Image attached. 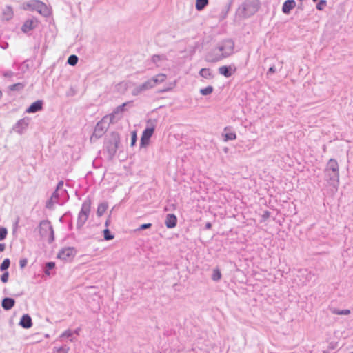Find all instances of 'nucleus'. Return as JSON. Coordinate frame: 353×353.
Returning a JSON list of instances; mask_svg holds the SVG:
<instances>
[{
  "mask_svg": "<svg viewBox=\"0 0 353 353\" xmlns=\"http://www.w3.org/2000/svg\"><path fill=\"white\" fill-rule=\"evenodd\" d=\"M234 50V41L231 39H223L207 53L205 60L212 63L220 61L232 55Z\"/></svg>",
  "mask_w": 353,
  "mask_h": 353,
  "instance_id": "obj_1",
  "label": "nucleus"
},
{
  "mask_svg": "<svg viewBox=\"0 0 353 353\" xmlns=\"http://www.w3.org/2000/svg\"><path fill=\"white\" fill-rule=\"evenodd\" d=\"M325 177L329 184L336 188L339 183V166L335 159H330L325 168Z\"/></svg>",
  "mask_w": 353,
  "mask_h": 353,
  "instance_id": "obj_2",
  "label": "nucleus"
},
{
  "mask_svg": "<svg viewBox=\"0 0 353 353\" xmlns=\"http://www.w3.org/2000/svg\"><path fill=\"white\" fill-rule=\"evenodd\" d=\"M260 7L259 0H245L237 8L236 15L241 19H245L254 15Z\"/></svg>",
  "mask_w": 353,
  "mask_h": 353,
  "instance_id": "obj_3",
  "label": "nucleus"
},
{
  "mask_svg": "<svg viewBox=\"0 0 353 353\" xmlns=\"http://www.w3.org/2000/svg\"><path fill=\"white\" fill-rule=\"evenodd\" d=\"M120 139L117 132H112L104 143L103 150L108 153V157L112 159L117 152Z\"/></svg>",
  "mask_w": 353,
  "mask_h": 353,
  "instance_id": "obj_4",
  "label": "nucleus"
},
{
  "mask_svg": "<svg viewBox=\"0 0 353 353\" xmlns=\"http://www.w3.org/2000/svg\"><path fill=\"white\" fill-rule=\"evenodd\" d=\"M91 209V200L90 198H86L81 205L80 212H79L77 228L80 230L83 228L87 220L88 219Z\"/></svg>",
  "mask_w": 353,
  "mask_h": 353,
  "instance_id": "obj_5",
  "label": "nucleus"
},
{
  "mask_svg": "<svg viewBox=\"0 0 353 353\" xmlns=\"http://www.w3.org/2000/svg\"><path fill=\"white\" fill-rule=\"evenodd\" d=\"M39 232L42 237L48 236V243H51L54 241V230L48 220H43L40 222Z\"/></svg>",
  "mask_w": 353,
  "mask_h": 353,
  "instance_id": "obj_6",
  "label": "nucleus"
},
{
  "mask_svg": "<svg viewBox=\"0 0 353 353\" xmlns=\"http://www.w3.org/2000/svg\"><path fill=\"white\" fill-rule=\"evenodd\" d=\"M110 118L105 115L97 123L91 139L94 137L99 139L106 132L110 124L113 123Z\"/></svg>",
  "mask_w": 353,
  "mask_h": 353,
  "instance_id": "obj_7",
  "label": "nucleus"
},
{
  "mask_svg": "<svg viewBox=\"0 0 353 353\" xmlns=\"http://www.w3.org/2000/svg\"><path fill=\"white\" fill-rule=\"evenodd\" d=\"M27 6L31 10H35L45 17L50 14V10L47 6L39 0L30 1L27 3Z\"/></svg>",
  "mask_w": 353,
  "mask_h": 353,
  "instance_id": "obj_8",
  "label": "nucleus"
},
{
  "mask_svg": "<svg viewBox=\"0 0 353 353\" xmlns=\"http://www.w3.org/2000/svg\"><path fill=\"white\" fill-rule=\"evenodd\" d=\"M77 250L73 247H66L61 249L58 254L57 257L63 261H71L76 255Z\"/></svg>",
  "mask_w": 353,
  "mask_h": 353,
  "instance_id": "obj_9",
  "label": "nucleus"
},
{
  "mask_svg": "<svg viewBox=\"0 0 353 353\" xmlns=\"http://www.w3.org/2000/svg\"><path fill=\"white\" fill-rule=\"evenodd\" d=\"M130 105L131 101L123 103L122 105L117 106L111 114L106 116L110 117V119H111L112 123H115L122 117L125 108Z\"/></svg>",
  "mask_w": 353,
  "mask_h": 353,
  "instance_id": "obj_10",
  "label": "nucleus"
},
{
  "mask_svg": "<svg viewBox=\"0 0 353 353\" xmlns=\"http://www.w3.org/2000/svg\"><path fill=\"white\" fill-rule=\"evenodd\" d=\"M155 130L154 125L147 127L143 132L141 138L140 147L145 148L149 145L150 140Z\"/></svg>",
  "mask_w": 353,
  "mask_h": 353,
  "instance_id": "obj_11",
  "label": "nucleus"
},
{
  "mask_svg": "<svg viewBox=\"0 0 353 353\" xmlns=\"http://www.w3.org/2000/svg\"><path fill=\"white\" fill-rule=\"evenodd\" d=\"M30 123V119L28 117H24L23 119H19L16 124L13 127V130L21 134L23 133L24 130H26Z\"/></svg>",
  "mask_w": 353,
  "mask_h": 353,
  "instance_id": "obj_12",
  "label": "nucleus"
},
{
  "mask_svg": "<svg viewBox=\"0 0 353 353\" xmlns=\"http://www.w3.org/2000/svg\"><path fill=\"white\" fill-rule=\"evenodd\" d=\"M220 74L226 78L230 77L236 71V68L234 65H223L218 69Z\"/></svg>",
  "mask_w": 353,
  "mask_h": 353,
  "instance_id": "obj_13",
  "label": "nucleus"
},
{
  "mask_svg": "<svg viewBox=\"0 0 353 353\" xmlns=\"http://www.w3.org/2000/svg\"><path fill=\"white\" fill-rule=\"evenodd\" d=\"M43 101L37 100L33 102L26 110V113H36L43 110Z\"/></svg>",
  "mask_w": 353,
  "mask_h": 353,
  "instance_id": "obj_14",
  "label": "nucleus"
},
{
  "mask_svg": "<svg viewBox=\"0 0 353 353\" xmlns=\"http://www.w3.org/2000/svg\"><path fill=\"white\" fill-rule=\"evenodd\" d=\"M154 86V83L152 81V79H149L145 82L143 83L141 85L137 86L135 89H134V95L138 94L143 91H145L150 88H152Z\"/></svg>",
  "mask_w": 353,
  "mask_h": 353,
  "instance_id": "obj_15",
  "label": "nucleus"
},
{
  "mask_svg": "<svg viewBox=\"0 0 353 353\" xmlns=\"http://www.w3.org/2000/svg\"><path fill=\"white\" fill-rule=\"evenodd\" d=\"M37 25V21L34 19L26 20L21 27V30L24 33H28L30 30L34 29Z\"/></svg>",
  "mask_w": 353,
  "mask_h": 353,
  "instance_id": "obj_16",
  "label": "nucleus"
},
{
  "mask_svg": "<svg viewBox=\"0 0 353 353\" xmlns=\"http://www.w3.org/2000/svg\"><path fill=\"white\" fill-rule=\"evenodd\" d=\"M19 325L23 328L28 329L32 326V321L29 314H23L19 321Z\"/></svg>",
  "mask_w": 353,
  "mask_h": 353,
  "instance_id": "obj_17",
  "label": "nucleus"
},
{
  "mask_svg": "<svg viewBox=\"0 0 353 353\" xmlns=\"http://www.w3.org/2000/svg\"><path fill=\"white\" fill-rule=\"evenodd\" d=\"M15 305V300L11 297H5L2 299L1 306L3 310L8 311L11 310Z\"/></svg>",
  "mask_w": 353,
  "mask_h": 353,
  "instance_id": "obj_18",
  "label": "nucleus"
},
{
  "mask_svg": "<svg viewBox=\"0 0 353 353\" xmlns=\"http://www.w3.org/2000/svg\"><path fill=\"white\" fill-rule=\"evenodd\" d=\"M177 218L174 214H168L166 216L165 224L168 228H173L176 225Z\"/></svg>",
  "mask_w": 353,
  "mask_h": 353,
  "instance_id": "obj_19",
  "label": "nucleus"
},
{
  "mask_svg": "<svg viewBox=\"0 0 353 353\" xmlns=\"http://www.w3.org/2000/svg\"><path fill=\"white\" fill-rule=\"evenodd\" d=\"M295 6L296 1L294 0H286L283 4L282 12L288 14Z\"/></svg>",
  "mask_w": 353,
  "mask_h": 353,
  "instance_id": "obj_20",
  "label": "nucleus"
},
{
  "mask_svg": "<svg viewBox=\"0 0 353 353\" xmlns=\"http://www.w3.org/2000/svg\"><path fill=\"white\" fill-rule=\"evenodd\" d=\"M61 339L67 338L69 339L70 342H74L76 341L77 339L74 336V332L72 330L68 329L64 331L61 335Z\"/></svg>",
  "mask_w": 353,
  "mask_h": 353,
  "instance_id": "obj_21",
  "label": "nucleus"
},
{
  "mask_svg": "<svg viewBox=\"0 0 353 353\" xmlns=\"http://www.w3.org/2000/svg\"><path fill=\"white\" fill-rule=\"evenodd\" d=\"M108 208V205L107 202H102L99 203L97 208V215L98 216H101L107 210Z\"/></svg>",
  "mask_w": 353,
  "mask_h": 353,
  "instance_id": "obj_22",
  "label": "nucleus"
},
{
  "mask_svg": "<svg viewBox=\"0 0 353 353\" xmlns=\"http://www.w3.org/2000/svg\"><path fill=\"white\" fill-rule=\"evenodd\" d=\"M330 310L332 314L336 315H349L351 313L350 310L348 309L339 310L335 307H330Z\"/></svg>",
  "mask_w": 353,
  "mask_h": 353,
  "instance_id": "obj_23",
  "label": "nucleus"
},
{
  "mask_svg": "<svg viewBox=\"0 0 353 353\" xmlns=\"http://www.w3.org/2000/svg\"><path fill=\"white\" fill-rule=\"evenodd\" d=\"M199 74L207 79H211L214 77V75L212 74L210 69L209 68H202L199 71Z\"/></svg>",
  "mask_w": 353,
  "mask_h": 353,
  "instance_id": "obj_24",
  "label": "nucleus"
},
{
  "mask_svg": "<svg viewBox=\"0 0 353 353\" xmlns=\"http://www.w3.org/2000/svg\"><path fill=\"white\" fill-rule=\"evenodd\" d=\"M166 79V75L164 74H159L155 77H152V81L154 83V86H155L157 83L163 82Z\"/></svg>",
  "mask_w": 353,
  "mask_h": 353,
  "instance_id": "obj_25",
  "label": "nucleus"
},
{
  "mask_svg": "<svg viewBox=\"0 0 353 353\" xmlns=\"http://www.w3.org/2000/svg\"><path fill=\"white\" fill-rule=\"evenodd\" d=\"M70 347L66 345H62L59 347H54L52 350V353H68Z\"/></svg>",
  "mask_w": 353,
  "mask_h": 353,
  "instance_id": "obj_26",
  "label": "nucleus"
},
{
  "mask_svg": "<svg viewBox=\"0 0 353 353\" xmlns=\"http://www.w3.org/2000/svg\"><path fill=\"white\" fill-rule=\"evenodd\" d=\"M208 4V0H196V9L201 11Z\"/></svg>",
  "mask_w": 353,
  "mask_h": 353,
  "instance_id": "obj_27",
  "label": "nucleus"
},
{
  "mask_svg": "<svg viewBox=\"0 0 353 353\" xmlns=\"http://www.w3.org/2000/svg\"><path fill=\"white\" fill-rule=\"evenodd\" d=\"M55 267V263L52 261L47 262L44 267V273L46 275H50V271L52 269H54Z\"/></svg>",
  "mask_w": 353,
  "mask_h": 353,
  "instance_id": "obj_28",
  "label": "nucleus"
},
{
  "mask_svg": "<svg viewBox=\"0 0 353 353\" xmlns=\"http://www.w3.org/2000/svg\"><path fill=\"white\" fill-rule=\"evenodd\" d=\"M25 84L23 83H17L9 86V90L11 91H19L24 88Z\"/></svg>",
  "mask_w": 353,
  "mask_h": 353,
  "instance_id": "obj_29",
  "label": "nucleus"
},
{
  "mask_svg": "<svg viewBox=\"0 0 353 353\" xmlns=\"http://www.w3.org/2000/svg\"><path fill=\"white\" fill-rule=\"evenodd\" d=\"M231 4H232V1H228L227 3H225L224 7L223 8L221 12L222 18L226 17L230 9Z\"/></svg>",
  "mask_w": 353,
  "mask_h": 353,
  "instance_id": "obj_30",
  "label": "nucleus"
},
{
  "mask_svg": "<svg viewBox=\"0 0 353 353\" xmlns=\"http://www.w3.org/2000/svg\"><path fill=\"white\" fill-rule=\"evenodd\" d=\"M221 278V273L219 268H215L213 270L212 274V279L214 281H218Z\"/></svg>",
  "mask_w": 353,
  "mask_h": 353,
  "instance_id": "obj_31",
  "label": "nucleus"
},
{
  "mask_svg": "<svg viewBox=\"0 0 353 353\" xmlns=\"http://www.w3.org/2000/svg\"><path fill=\"white\" fill-rule=\"evenodd\" d=\"M78 60H79V58L77 55L72 54V55L69 56V57L67 60V63L72 66H74L77 63Z\"/></svg>",
  "mask_w": 353,
  "mask_h": 353,
  "instance_id": "obj_32",
  "label": "nucleus"
},
{
  "mask_svg": "<svg viewBox=\"0 0 353 353\" xmlns=\"http://www.w3.org/2000/svg\"><path fill=\"white\" fill-rule=\"evenodd\" d=\"M103 238L105 241H110L114 239V236L111 233L108 228H105L103 231Z\"/></svg>",
  "mask_w": 353,
  "mask_h": 353,
  "instance_id": "obj_33",
  "label": "nucleus"
},
{
  "mask_svg": "<svg viewBox=\"0 0 353 353\" xmlns=\"http://www.w3.org/2000/svg\"><path fill=\"white\" fill-rule=\"evenodd\" d=\"M10 265V261L9 259H5L1 264L0 265V270L2 272L6 271Z\"/></svg>",
  "mask_w": 353,
  "mask_h": 353,
  "instance_id": "obj_34",
  "label": "nucleus"
},
{
  "mask_svg": "<svg viewBox=\"0 0 353 353\" xmlns=\"http://www.w3.org/2000/svg\"><path fill=\"white\" fill-rule=\"evenodd\" d=\"M3 15L6 20H9L12 17L13 12L10 7H7L3 11Z\"/></svg>",
  "mask_w": 353,
  "mask_h": 353,
  "instance_id": "obj_35",
  "label": "nucleus"
},
{
  "mask_svg": "<svg viewBox=\"0 0 353 353\" xmlns=\"http://www.w3.org/2000/svg\"><path fill=\"white\" fill-rule=\"evenodd\" d=\"M213 90H214L213 87L211 85H209L205 88L201 89L200 93L203 96H206V95L211 94L213 92Z\"/></svg>",
  "mask_w": 353,
  "mask_h": 353,
  "instance_id": "obj_36",
  "label": "nucleus"
},
{
  "mask_svg": "<svg viewBox=\"0 0 353 353\" xmlns=\"http://www.w3.org/2000/svg\"><path fill=\"white\" fill-rule=\"evenodd\" d=\"M225 141L234 140L236 138V135L235 132H228L223 134Z\"/></svg>",
  "mask_w": 353,
  "mask_h": 353,
  "instance_id": "obj_37",
  "label": "nucleus"
},
{
  "mask_svg": "<svg viewBox=\"0 0 353 353\" xmlns=\"http://www.w3.org/2000/svg\"><path fill=\"white\" fill-rule=\"evenodd\" d=\"M165 59H166V57L165 55L155 54V55H153L152 57V61L154 63H157L161 60H165Z\"/></svg>",
  "mask_w": 353,
  "mask_h": 353,
  "instance_id": "obj_38",
  "label": "nucleus"
},
{
  "mask_svg": "<svg viewBox=\"0 0 353 353\" xmlns=\"http://www.w3.org/2000/svg\"><path fill=\"white\" fill-rule=\"evenodd\" d=\"M8 230L4 227L0 228V241H3L6 238Z\"/></svg>",
  "mask_w": 353,
  "mask_h": 353,
  "instance_id": "obj_39",
  "label": "nucleus"
},
{
  "mask_svg": "<svg viewBox=\"0 0 353 353\" xmlns=\"http://www.w3.org/2000/svg\"><path fill=\"white\" fill-rule=\"evenodd\" d=\"M63 181H60L57 183L56 190L61 191V194H67V192H66L65 190H64L63 188Z\"/></svg>",
  "mask_w": 353,
  "mask_h": 353,
  "instance_id": "obj_40",
  "label": "nucleus"
},
{
  "mask_svg": "<svg viewBox=\"0 0 353 353\" xmlns=\"http://www.w3.org/2000/svg\"><path fill=\"white\" fill-rule=\"evenodd\" d=\"M326 4L327 2L325 0H320L319 3L316 4V9L322 10L325 7Z\"/></svg>",
  "mask_w": 353,
  "mask_h": 353,
  "instance_id": "obj_41",
  "label": "nucleus"
},
{
  "mask_svg": "<svg viewBox=\"0 0 353 353\" xmlns=\"http://www.w3.org/2000/svg\"><path fill=\"white\" fill-rule=\"evenodd\" d=\"M151 226H152L151 223H143L134 230V231H141V230H143L150 228Z\"/></svg>",
  "mask_w": 353,
  "mask_h": 353,
  "instance_id": "obj_42",
  "label": "nucleus"
},
{
  "mask_svg": "<svg viewBox=\"0 0 353 353\" xmlns=\"http://www.w3.org/2000/svg\"><path fill=\"white\" fill-rule=\"evenodd\" d=\"M9 278V272L7 271H4L3 274L1 276V282L6 283L8 282Z\"/></svg>",
  "mask_w": 353,
  "mask_h": 353,
  "instance_id": "obj_43",
  "label": "nucleus"
},
{
  "mask_svg": "<svg viewBox=\"0 0 353 353\" xmlns=\"http://www.w3.org/2000/svg\"><path fill=\"white\" fill-rule=\"evenodd\" d=\"M60 195H61V196L63 195L61 194V191L55 190V191L52 193V195L51 196V200L55 199L57 201L58 198Z\"/></svg>",
  "mask_w": 353,
  "mask_h": 353,
  "instance_id": "obj_44",
  "label": "nucleus"
},
{
  "mask_svg": "<svg viewBox=\"0 0 353 353\" xmlns=\"http://www.w3.org/2000/svg\"><path fill=\"white\" fill-rule=\"evenodd\" d=\"M14 75V72L10 70L3 72V76L6 78H11Z\"/></svg>",
  "mask_w": 353,
  "mask_h": 353,
  "instance_id": "obj_45",
  "label": "nucleus"
},
{
  "mask_svg": "<svg viewBox=\"0 0 353 353\" xmlns=\"http://www.w3.org/2000/svg\"><path fill=\"white\" fill-rule=\"evenodd\" d=\"M27 263H28V260L26 259H20L19 261V265H20V268L22 269L23 268L26 267V265H27Z\"/></svg>",
  "mask_w": 353,
  "mask_h": 353,
  "instance_id": "obj_46",
  "label": "nucleus"
},
{
  "mask_svg": "<svg viewBox=\"0 0 353 353\" xmlns=\"http://www.w3.org/2000/svg\"><path fill=\"white\" fill-rule=\"evenodd\" d=\"M58 201L54 199V200H51V198L50 199V200H48L46 203V208H50L51 206L53 205L54 203H57Z\"/></svg>",
  "mask_w": 353,
  "mask_h": 353,
  "instance_id": "obj_47",
  "label": "nucleus"
},
{
  "mask_svg": "<svg viewBox=\"0 0 353 353\" xmlns=\"http://www.w3.org/2000/svg\"><path fill=\"white\" fill-rule=\"evenodd\" d=\"M275 72H276V68H275V66H274V65H272V66H271V67L269 68V70H268V72H267V74H268H268H274V73H275Z\"/></svg>",
  "mask_w": 353,
  "mask_h": 353,
  "instance_id": "obj_48",
  "label": "nucleus"
},
{
  "mask_svg": "<svg viewBox=\"0 0 353 353\" xmlns=\"http://www.w3.org/2000/svg\"><path fill=\"white\" fill-rule=\"evenodd\" d=\"M111 223V216L110 214L108 216V219H106L105 222V228H108V226L110 225Z\"/></svg>",
  "mask_w": 353,
  "mask_h": 353,
  "instance_id": "obj_49",
  "label": "nucleus"
},
{
  "mask_svg": "<svg viewBox=\"0 0 353 353\" xmlns=\"http://www.w3.org/2000/svg\"><path fill=\"white\" fill-rule=\"evenodd\" d=\"M270 212L265 211L263 214V219H267V218H268L270 216Z\"/></svg>",
  "mask_w": 353,
  "mask_h": 353,
  "instance_id": "obj_50",
  "label": "nucleus"
},
{
  "mask_svg": "<svg viewBox=\"0 0 353 353\" xmlns=\"http://www.w3.org/2000/svg\"><path fill=\"white\" fill-rule=\"evenodd\" d=\"M6 245L4 243H0V252L4 251Z\"/></svg>",
  "mask_w": 353,
  "mask_h": 353,
  "instance_id": "obj_51",
  "label": "nucleus"
},
{
  "mask_svg": "<svg viewBox=\"0 0 353 353\" xmlns=\"http://www.w3.org/2000/svg\"><path fill=\"white\" fill-rule=\"evenodd\" d=\"M205 228L206 229H210L212 228V224L210 222L206 223Z\"/></svg>",
  "mask_w": 353,
  "mask_h": 353,
  "instance_id": "obj_52",
  "label": "nucleus"
},
{
  "mask_svg": "<svg viewBox=\"0 0 353 353\" xmlns=\"http://www.w3.org/2000/svg\"><path fill=\"white\" fill-rule=\"evenodd\" d=\"M74 332V334L79 335L80 332V328H77L72 331Z\"/></svg>",
  "mask_w": 353,
  "mask_h": 353,
  "instance_id": "obj_53",
  "label": "nucleus"
},
{
  "mask_svg": "<svg viewBox=\"0 0 353 353\" xmlns=\"http://www.w3.org/2000/svg\"><path fill=\"white\" fill-rule=\"evenodd\" d=\"M170 89V88H165L162 90H160L159 92H167L169 91Z\"/></svg>",
  "mask_w": 353,
  "mask_h": 353,
  "instance_id": "obj_54",
  "label": "nucleus"
},
{
  "mask_svg": "<svg viewBox=\"0 0 353 353\" xmlns=\"http://www.w3.org/2000/svg\"><path fill=\"white\" fill-rule=\"evenodd\" d=\"M8 47V43H6L4 45L1 46L3 49H6Z\"/></svg>",
  "mask_w": 353,
  "mask_h": 353,
  "instance_id": "obj_55",
  "label": "nucleus"
},
{
  "mask_svg": "<svg viewBox=\"0 0 353 353\" xmlns=\"http://www.w3.org/2000/svg\"><path fill=\"white\" fill-rule=\"evenodd\" d=\"M136 139H137V134L135 132H134V145L136 143Z\"/></svg>",
  "mask_w": 353,
  "mask_h": 353,
  "instance_id": "obj_56",
  "label": "nucleus"
},
{
  "mask_svg": "<svg viewBox=\"0 0 353 353\" xmlns=\"http://www.w3.org/2000/svg\"><path fill=\"white\" fill-rule=\"evenodd\" d=\"M131 138H130V146H132V132L130 133Z\"/></svg>",
  "mask_w": 353,
  "mask_h": 353,
  "instance_id": "obj_57",
  "label": "nucleus"
},
{
  "mask_svg": "<svg viewBox=\"0 0 353 353\" xmlns=\"http://www.w3.org/2000/svg\"><path fill=\"white\" fill-rule=\"evenodd\" d=\"M282 64H283V61L281 62L280 70L282 69Z\"/></svg>",
  "mask_w": 353,
  "mask_h": 353,
  "instance_id": "obj_58",
  "label": "nucleus"
},
{
  "mask_svg": "<svg viewBox=\"0 0 353 353\" xmlns=\"http://www.w3.org/2000/svg\"><path fill=\"white\" fill-rule=\"evenodd\" d=\"M1 97H2V92H1V91L0 90V99L1 98Z\"/></svg>",
  "mask_w": 353,
  "mask_h": 353,
  "instance_id": "obj_59",
  "label": "nucleus"
},
{
  "mask_svg": "<svg viewBox=\"0 0 353 353\" xmlns=\"http://www.w3.org/2000/svg\"><path fill=\"white\" fill-rule=\"evenodd\" d=\"M313 1L316 2L317 0H312Z\"/></svg>",
  "mask_w": 353,
  "mask_h": 353,
  "instance_id": "obj_60",
  "label": "nucleus"
},
{
  "mask_svg": "<svg viewBox=\"0 0 353 353\" xmlns=\"http://www.w3.org/2000/svg\"><path fill=\"white\" fill-rule=\"evenodd\" d=\"M350 353H353V352H350Z\"/></svg>",
  "mask_w": 353,
  "mask_h": 353,
  "instance_id": "obj_61",
  "label": "nucleus"
}]
</instances>
